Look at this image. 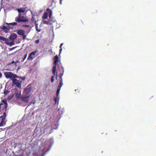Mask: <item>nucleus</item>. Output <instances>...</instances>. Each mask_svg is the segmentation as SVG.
<instances>
[{
	"mask_svg": "<svg viewBox=\"0 0 156 156\" xmlns=\"http://www.w3.org/2000/svg\"><path fill=\"white\" fill-rule=\"evenodd\" d=\"M4 75L5 77L7 79L10 78L11 80L14 78H18L21 79L22 80H24L26 78L25 77H22L18 76L16 74H14L11 72H5Z\"/></svg>",
	"mask_w": 156,
	"mask_h": 156,
	"instance_id": "f257e3e1",
	"label": "nucleus"
},
{
	"mask_svg": "<svg viewBox=\"0 0 156 156\" xmlns=\"http://www.w3.org/2000/svg\"><path fill=\"white\" fill-rule=\"evenodd\" d=\"M32 90V87L31 85H28L24 89L23 94L24 97L23 98V100L26 102L28 101V98L30 96L31 91Z\"/></svg>",
	"mask_w": 156,
	"mask_h": 156,
	"instance_id": "f03ea898",
	"label": "nucleus"
},
{
	"mask_svg": "<svg viewBox=\"0 0 156 156\" xmlns=\"http://www.w3.org/2000/svg\"><path fill=\"white\" fill-rule=\"evenodd\" d=\"M15 21L17 23L25 22L28 21L25 16L20 13H19L18 16L15 18Z\"/></svg>",
	"mask_w": 156,
	"mask_h": 156,
	"instance_id": "7ed1b4c3",
	"label": "nucleus"
},
{
	"mask_svg": "<svg viewBox=\"0 0 156 156\" xmlns=\"http://www.w3.org/2000/svg\"><path fill=\"white\" fill-rule=\"evenodd\" d=\"M20 80H17L14 78L12 80V86L15 85L17 87L20 88L21 87V83H22V81Z\"/></svg>",
	"mask_w": 156,
	"mask_h": 156,
	"instance_id": "20e7f679",
	"label": "nucleus"
},
{
	"mask_svg": "<svg viewBox=\"0 0 156 156\" xmlns=\"http://www.w3.org/2000/svg\"><path fill=\"white\" fill-rule=\"evenodd\" d=\"M54 59L55 60L54 62V64L55 65V66H53L52 69V73L55 75V71L56 70V65L59 61L58 57V55H57L54 57Z\"/></svg>",
	"mask_w": 156,
	"mask_h": 156,
	"instance_id": "39448f33",
	"label": "nucleus"
},
{
	"mask_svg": "<svg viewBox=\"0 0 156 156\" xmlns=\"http://www.w3.org/2000/svg\"><path fill=\"white\" fill-rule=\"evenodd\" d=\"M38 55V52L37 51H35L32 52L29 54L27 58V60H32L34 57V56L37 55Z\"/></svg>",
	"mask_w": 156,
	"mask_h": 156,
	"instance_id": "423d86ee",
	"label": "nucleus"
},
{
	"mask_svg": "<svg viewBox=\"0 0 156 156\" xmlns=\"http://www.w3.org/2000/svg\"><path fill=\"white\" fill-rule=\"evenodd\" d=\"M63 85L62 80H60V83L58 87V89L57 91V96H58L59 94L61 88Z\"/></svg>",
	"mask_w": 156,
	"mask_h": 156,
	"instance_id": "0eeeda50",
	"label": "nucleus"
},
{
	"mask_svg": "<svg viewBox=\"0 0 156 156\" xmlns=\"http://www.w3.org/2000/svg\"><path fill=\"white\" fill-rule=\"evenodd\" d=\"M63 85L62 80H60V83L58 87V89L57 91V96H58L59 94L61 88Z\"/></svg>",
	"mask_w": 156,
	"mask_h": 156,
	"instance_id": "6e6552de",
	"label": "nucleus"
},
{
	"mask_svg": "<svg viewBox=\"0 0 156 156\" xmlns=\"http://www.w3.org/2000/svg\"><path fill=\"white\" fill-rule=\"evenodd\" d=\"M17 37V35L15 33H13L11 34L9 37L10 40L12 41L14 40Z\"/></svg>",
	"mask_w": 156,
	"mask_h": 156,
	"instance_id": "1a4fd4ad",
	"label": "nucleus"
},
{
	"mask_svg": "<svg viewBox=\"0 0 156 156\" xmlns=\"http://www.w3.org/2000/svg\"><path fill=\"white\" fill-rule=\"evenodd\" d=\"M8 39L7 38H5L4 37H2L0 36V41L2 42V41H5V43L7 45H9L10 44V43L9 42H7L6 41H7Z\"/></svg>",
	"mask_w": 156,
	"mask_h": 156,
	"instance_id": "9d476101",
	"label": "nucleus"
},
{
	"mask_svg": "<svg viewBox=\"0 0 156 156\" xmlns=\"http://www.w3.org/2000/svg\"><path fill=\"white\" fill-rule=\"evenodd\" d=\"M2 29L3 30H4L5 32L6 33L10 29H12V28L10 27L9 26H8L7 27L4 26L2 27Z\"/></svg>",
	"mask_w": 156,
	"mask_h": 156,
	"instance_id": "9b49d317",
	"label": "nucleus"
},
{
	"mask_svg": "<svg viewBox=\"0 0 156 156\" xmlns=\"http://www.w3.org/2000/svg\"><path fill=\"white\" fill-rule=\"evenodd\" d=\"M17 33L19 35H21L22 36L25 34V31L23 30H20L17 31Z\"/></svg>",
	"mask_w": 156,
	"mask_h": 156,
	"instance_id": "f8f14e48",
	"label": "nucleus"
},
{
	"mask_svg": "<svg viewBox=\"0 0 156 156\" xmlns=\"http://www.w3.org/2000/svg\"><path fill=\"white\" fill-rule=\"evenodd\" d=\"M5 24L7 25H8V26H9L10 27L12 28V29H13L12 26H15L17 25V24L16 22H13L10 23H5Z\"/></svg>",
	"mask_w": 156,
	"mask_h": 156,
	"instance_id": "ddd939ff",
	"label": "nucleus"
},
{
	"mask_svg": "<svg viewBox=\"0 0 156 156\" xmlns=\"http://www.w3.org/2000/svg\"><path fill=\"white\" fill-rule=\"evenodd\" d=\"M46 11L49 13V18H50L52 14L51 10L49 9L48 8L47 9H46Z\"/></svg>",
	"mask_w": 156,
	"mask_h": 156,
	"instance_id": "4468645a",
	"label": "nucleus"
},
{
	"mask_svg": "<svg viewBox=\"0 0 156 156\" xmlns=\"http://www.w3.org/2000/svg\"><path fill=\"white\" fill-rule=\"evenodd\" d=\"M16 97L17 98H20V92L16 91L15 93Z\"/></svg>",
	"mask_w": 156,
	"mask_h": 156,
	"instance_id": "2eb2a0df",
	"label": "nucleus"
},
{
	"mask_svg": "<svg viewBox=\"0 0 156 156\" xmlns=\"http://www.w3.org/2000/svg\"><path fill=\"white\" fill-rule=\"evenodd\" d=\"M62 68V73H60L59 74V78H60V80H62V75H63V73H64L63 68Z\"/></svg>",
	"mask_w": 156,
	"mask_h": 156,
	"instance_id": "dca6fc26",
	"label": "nucleus"
},
{
	"mask_svg": "<svg viewBox=\"0 0 156 156\" xmlns=\"http://www.w3.org/2000/svg\"><path fill=\"white\" fill-rule=\"evenodd\" d=\"M48 14L47 12H45L42 16V18L44 19H47L48 17Z\"/></svg>",
	"mask_w": 156,
	"mask_h": 156,
	"instance_id": "f3484780",
	"label": "nucleus"
},
{
	"mask_svg": "<svg viewBox=\"0 0 156 156\" xmlns=\"http://www.w3.org/2000/svg\"><path fill=\"white\" fill-rule=\"evenodd\" d=\"M44 24H46L47 25H49V24L48 23L47 21H45V20H43L41 22L40 26H41L42 25Z\"/></svg>",
	"mask_w": 156,
	"mask_h": 156,
	"instance_id": "a211bd4d",
	"label": "nucleus"
},
{
	"mask_svg": "<svg viewBox=\"0 0 156 156\" xmlns=\"http://www.w3.org/2000/svg\"><path fill=\"white\" fill-rule=\"evenodd\" d=\"M25 11V9H22V8H21L20 9H18V11L19 13L24 12Z\"/></svg>",
	"mask_w": 156,
	"mask_h": 156,
	"instance_id": "6ab92c4d",
	"label": "nucleus"
},
{
	"mask_svg": "<svg viewBox=\"0 0 156 156\" xmlns=\"http://www.w3.org/2000/svg\"><path fill=\"white\" fill-rule=\"evenodd\" d=\"M35 27H36V30H37V32H39V30L38 29V24L37 23V21H36L35 22Z\"/></svg>",
	"mask_w": 156,
	"mask_h": 156,
	"instance_id": "aec40b11",
	"label": "nucleus"
},
{
	"mask_svg": "<svg viewBox=\"0 0 156 156\" xmlns=\"http://www.w3.org/2000/svg\"><path fill=\"white\" fill-rule=\"evenodd\" d=\"M50 149H48L47 150H46L45 151L44 153L42 154V155H41V156H44L45 155V154H46V153L49 151V150Z\"/></svg>",
	"mask_w": 156,
	"mask_h": 156,
	"instance_id": "412c9836",
	"label": "nucleus"
},
{
	"mask_svg": "<svg viewBox=\"0 0 156 156\" xmlns=\"http://www.w3.org/2000/svg\"><path fill=\"white\" fill-rule=\"evenodd\" d=\"M5 118H6L5 117H4L3 116L1 115L0 116V118L1 119V121H5Z\"/></svg>",
	"mask_w": 156,
	"mask_h": 156,
	"instance_id": "4be33fe9",
	"label": "nucleus"
},
{
	"mask_svg": "<svg viewBox=\"0 0 156 156\" xmlns=\"http://www.w3.org/2000/svg\"><path fill=\"white\" fill-rule=\"evenodd\" d=\"M5 125V121H1L0 123V127L4 126Z\"/></svg>",
	"mask_w": 156,
	"mask_h": 156,
	"instance_id": "5701e85b",
	"label": "nucleus"
},
{
	"mask_svg": "<svg viewBox=\"0 0 156 156\" xmlns=\"http://www.w3.org/2000/svg\"><path fill=\"white\" fill-rule=\"evenodd\" d=\"M9 91L8 90H5L4 91V94L5 95H7L9 92Z\"/></svg>",
	"mask_w": 156,
	"mask_h": 156,
	"instance_id": "b1692460",
	"label": "nucleus"
},
{
	"mask_svg": "<svg viewBox=\"0 0 156 156\" xmlns=\"http://www.w3.org/2000/svg\"><path fill=\"white\" fill-rule=\"evenodd\" d=\"M54 101H55V104H56L57 103L58 104V100L57 99V98H54Z\"/></svg>",
	"mask_w": 156,
	"mask_h": 156,
	"instance_id": "393cba45",
	"label": "nucleus"
},
{
	"mask_svg": "<svg viewBox=\"0 0 156 156\" xmlns=\"http://www.w3.org/2000/svg\"><path fill=\"white\" fill-rule=\"evenodd\" d=\"M12 95L10 94L8 98V99L10 100L12 98Z\"/></svg>",
	"mask_w": 156,
	"mask_h": 156,
	"instance_id": "a878e982",
	"label": "nucleus"
},
{
	"mask_svg": "<svg viewBox=\"0 0 156 156\" xmlns=\"http://www.w3.org/2000/svg\"><path fill=\"white\" fill-rule=\"evenodd\" d=\"M27 54H26L25 55L23 58V60L21 61V62H23V61H24V60L26 59V58L27 57Z\"/></svg>",
	"mask_w": 156,
	"mask_h": 156,
	"instance_id": "bb28decb",
	"label": "nucleus"
},
{
	"mask_svg": "<svg viewBox=\"0 0 156 156\" xmlns=\"http://www.w3.org/2000/svg\"><path fill=\"white\" fill-rule=\"evenodd\" d=\"M54 80V76H52L51 77V82L52 83H53Z\"/></svg>",
	"mask_w": 156,
	"mask_h": 156,
	"instance_id": "cd10ccee",
	"label": "nucleus"
},
{
	"mask_svg": "<svg viewBox=\"0 0 156 156\" xmlns=\"http://www.w3.org/2000/svg\"><path fill=\"white\" fill-rule=\"evenodd\" d=\"M63 44V43H61V44H60V53H59V54H60V53L61 52V51H62V46Z\"/></svg>",
	"mask_w": 156,
	"mask_h": 156,
	"instance_id": "c85d7f7f",
	"label": "nucleus"
},
{
	"mask_svg": "<svg viewBox=\"0 0 156 156\" xmlns=\"http://www.w3.org/2000/svg\"><path fill=\"white\" fill-rule=\"evenodd\" d=\"M34 156H39L38 154L36 152H34L33 153Z\"/></svg>",
	"mask_w": 156,
	"mask_h": 156,
	"instance_id": "c756f323",
	"label": "nucleus"
},
{
	"mask_svg": "<svg viewBox=\"0 0 156 156\" xmlns=\"http://www.w3.org/2000/svg\"><path fill=\"white\" fill-rule=\"evenodd\" d=\"M22 36H23V40H25L26 37V36L25 35V34H24L23 35H22Z\"/></svg>",
	"mask_w": 156,
	"mask_h": 156,
	"instance_id": "7c9ffc66",
	"label": "nucleus"
},
{
	"mask_svg": "<svg viewBox=\"0 0 156 156\" xmlns=\"http://www.w3.org/2000/svg\"><path fill=\"white\" fill-rule=\"evenodd\" d=\"M2 115V116H4V117H6V113L5 112H4L3 113V115Z\"/></svg>",
	"mask_w": 156,
	"mask_h": 156,
	"instance_id": "2f4dec72",
	"label": "nucleus"
},
{
	"mask_svg": "<svg viewBox=\"0 0 156 156\" xmlns=\"http://www.w3.org/2000/svg\"><path fill=\"white\" fill-rule=\"evenodd\" d=\"M23 26L25 27H27V28L28 27H30V26L29 25H23Z\"/></svg>",
	"mask_w": 156,
	"mask_h": 156,
	"instance_id": "473e14b6",
	"label": "nucleus"
},
{
	"mask_svg": "<svg viewBox=\"0 0 156 156\" xmlns=\"http://www.w3.org/2000/svg\"><path fill=\"white\" fill-rule=\"evenodd\" d=\"M15 48V47H13L12 48H10L9 49V51H11L13 50Z\"/></svg>",
	"mask_w": 156,
	"mask_h": 156,
	"instance_id": "72a5a7b5",
	"label": "nucleus"
},
{
	"mask_svg": "<svg viewBox=\"0 0 156 156\" xmlns=\"http://www.w3.org/2000/svg\"><path fill=\"white\" fill-rule=\"evenodd\" d=\"M16 62H15L14 61H12L11 62L9 63V65H11V64L15 63Z\"/></svg>",
	"mask_w": 156,
	"mask_h": 156,
	"instance_id": "f704fd0d",
	"label": "nucleus"
},
{
	"mask_svg": "<svg viewBox=\"0 0 156 156\" xmlns=\"http://www.w3.org/2000/svg\"><path fill=\"white\" fill-rule=\"evenodd\" d=\"M36 43H37V44H38L39 43V39H37V40L36 41Z\"/></svg>",
	"mask_w": 156,
	"mask_h": 156,
	"instance_id": "c9c22d12",
	"label": "nucleus"
},
{
	"mask_svg": "<svg viewBox=\"0 0 156 156\" xmlns=\"http://www.w3.org/2000/svg\"><path fill=\"white\" fill-rule=\"evenodd\" d=\"M38 131V129H37V127L35 129V131H34L35 133H36Z\"/></svg>",
	"mask_w": 156,
	"mask_h": 156,
	"instance_id": "e433bc0d",
	"label": "nucleus"
},
{
	"mask_svg": "<svg viewBox=\"0 0 156 156\" xmlns=\"http://www.w3.org/2000/svg\"><path fill=\"white\" fill-rule=\"evenodd\" d=\"M20 69H21V66H19L18 67V68H17V71H18V70H19Z\"/></svg>",
	"mask_w": 156,
	"mask_h": 156,
	"instance_id": "4c0bfd02",
	"label": "nucleus"
},
{
	"mask_svg": "<svg viewBox=\"0 0 156 156\" xmlns=\"http://www.w3.org/2000/svg\"><path fill=\"white\" fill-rule=\"evenodd\" d=\"M31 20L32 21H34V17L33 16H32V18H31Z\"/></svg>",
	"mask_w": 156,
	"mask_h": 156,
	"instance_id": "58836bf2",
	"label": "nucleus"
},
{
	"mask_svg": "<svg viewBox=\"0 0 156 156\" xmlns=\"http://www.w3.org/2000/svg\"><path fill=\"white\" fill-rule=\"evenodd\" d=\"M62 0H60V4H62Z\"/></svg>",
	"mask_w": 156,
	"mask_h": 156,
	"instance_id": "ea45409f",
	"label": "nucleus"
},
{
	"mask_svg": "<svg viewBox=\"0 0 156 156\" xmlns=\"http://www.w3.org/2000/svg\"><path fill=\"white\" fill-rule=\"evenodd\" d=\"M2 76V74L1 72H0V77H1Z\"/></svg>",
	"mask_w": 156,
	"mask_h": 156,
	"instance_id": "a19ab883",
	"label": "nucleus"
},
{
	"mask_svg": "<svg viewBox=\"0 0 156 156\" xmlns=\"http://www.w3.org/2000/svg\"><path fill=\"white\" fill-rule=\"evenodd\" d=\"M18 61H17L15 63V66H17V65H16V63Z\"/></svg>",
	"mask_w": 156,
	"mask_h": 156,
	"instance_id": "79ce46f5",
	"label": "nucleus"
},
{
	"mask_svg": "<svg viewBox=\"0 0 156 156\" xmlns=\"http://www.w3.org/2000/svg\"><path fill=\"white\" fill-rule=\"evenodd\" d=\"M4 107V106H2V107L1 108V109H2V110H3V111H4V110H3L2 109H3V108Z\"/></svg>",
	"mask_w": 156,
	"mask_h": 156,
	"instance_id": "37998d69",
	"label": "nucleus"
},
{
	"mask_svg": "<svg viewBox=\"0 0 156 156\" xmlns=\"http://www.w3.org/2000/svg\"><path fill=\"white\" fill-rule=\"evenodd\" d=\"M12 54H13V53H11V54H9V55H12Z\"/></svg>",
	"mask_w": 156,
	"mask_h": 156,
	"instance_id": "c03bdc74",
	"label": "nucleus"
},
{
	"mask_svg": "<svg viewBox=\"0 0 156 156\" xmlns=\"http://www.w3.org/2000/svg\"><path fill=\"white\" fill-rule=\"evenodd\" d=\"M13 43H11V46L12 45H13Z\"/></svg>",
	"mask_w": 156,
	"mask_h": 156,
	"instance_id": "a18cd8bd",
	"label": "nucleus"
},
{
	"mask_svg": "<svg viewBox=\"0 0 156 156\" xmlns=\"http://www.w3.org/2000/svg\"><path fill=\"white\" fill-rule=\"evenodd\" d=\"M36 112H37V111H34V113H35Z\"/></svg>",
	"mask_w": 156,
	"mask_h": 156,
	"instance_id": "49530a36",
	"label": "nucleus"
},
{
	"mask_svg": "<svg viewBox=\"0 0 156 156\" xmlns=\"http://www.w3.org/2000/svg\"><path fill=\"white\" fill-rule=\"evenodd\" d=\"M39 31H41V30L40 29Z\"/></svg>",
	"mask_w": 156,
	"mask_h": 156,
	"instance_id": "de8ad7c7",
	"label": "nucleus"
}]
</instances>
